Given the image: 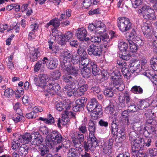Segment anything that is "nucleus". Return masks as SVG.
Instances as JSON below:
<instances>
[{
    "label": "nucleus",
    "mask_w": 157,
    "mask_h": 157,
    "mask_svg": "<svg viewBox=\"0 0 157 157\" xmlns=\"http://www.w3.org/2000/svg\"><path fill=\"white\" fill-rule=\"evenodd\" d=\"M130 70L133 72L138 73L140 71V63L138 59L134 60L129 64Z\"/></svg>",
    "instance_id": "9d476101"
},
{
    "label": "nucleus",
    "mask_w": 157,
    "mask_h": 157,
    "mask_svg": "<svg viewBox=\"0 0 157 157\" xmlns=\"http://www.w3.org/2000/svg\"><path fill=\"white\" fill-rule=\"evenodd\" d=\"M42 61H39L36 63L34 67V70L35 72H37L41 68L43 67L44 64H43Z\"/></svg>",
    "instance_id": "864d4df0"
},
{
    "label": "nucleus",
    "mask_w": 157,
    "mask_h": 157,
    "mask_svg": "<svg viewBox=\"0 0 157 157\" xmlns=\"http://www.w3.org/2000/svg\"><path fill=\"white\" fill-rule=\"evenodd\" d=\"M28 147L26 145H23L20 147L18 153L20 155L25 156L28 152Z\"/></svg>",
    "instance_id": "7c9ffc66"
},
{
    "label": "nucleus",
    "mask_w": 157,
    "mask_h": 157,
    "mask_svg": "<svg viewBox=\"0 0 157 157\" xmlns=\"http://www.w3.org/2000/svg\"><path fill=\"white\" fill-rule=\"evenodd\" d=\"M90 66L91 68L92 72L94 75L96 76L99 75L101 72V70L99 68L97 67L96 64L94 63H91L90 64Z\"/></svg>",
    "instance_id": "5701e85b"
},
{
    "label": "nucleus",
    "mask_w": 157,
    "mask_h": 157,
    "mask_svg": "<svg viewBox=\"0 0 157 157\" xmlns=\"http://www.w3.org/2000/svg\"><path fill=\"white\" fill-rule=\"evenodd\" d=\"M87 32L86 30L84 28H78L76 33V35L78 39L80 40H83L87 39V40H90L89 38H86Z\"/></svg>",
    "instance_id": "f8f14e48"
},
{
    "label": "nucleus",
    "mask_w": 157,
    "mask_h": 157,
    "mask_svg": "<svg viewBox=\"0 0 157 157\" xmlns=\"http://www.w3.org/2000/svg\"><path fill=\"white\" fill-rule=\"evenodd\" d=\"M88 86L86 84V82L83 80L81 79L79 81L78 88H79L77 91V94L81 96L83 94L84 92L88 89Z\"/></svg>",
    "instance_id": "0eeeda50"
},
{
    "label": "nucleus",
    "mask_w": 157,
    "mask_h": 157,
    "mask_svg": "<svg viewBox=\"0 0 157 157\" xmlns=\"http://www.w3.org/2000/svg\"><path fill=\"white\" fill-rule=\"evenodd\" d=\"M111 78L113 81L120 80L121 79V74L120 70L117 69V70L113 71L112 73Z\"/></svg>",
    "instance_id": "393cba45"
},
{
    "label": "nucleus",
    "mask_w": 157,
    "mask_h": 157,
    "mask_svg": "<svg viewBox=\"0 0 157 157\" xmlns=\"http://www.w3.org/2000/svg\"><path fill=\"white\" fill-rule=\"evenodd\" d=\"M97 124V122L95 121L90 120L89 122L88 130L90 132V133L91 134H93L95 132V125Z\"/></svg>",
    "instance_id": "cd10ccee"
},
{
    "label": "nucleus",
    "mask_w": 157,
    "mask_h": 157,
    "mask_svg": "<svg viewBox=\"0 0 157 157\" xmlns=\"http://www.w3.org/2000/svg\"><path fill=\"white\" fill-rule=\"evenodd\" d=\"M13 94V92L12 89H7L4 92V95L6 97H10Z\"/></svg>",
    "instance_id": "052dcab7"
},
{
    "label": "nucleus",
    "mask_w": 157,
    "mask_h": 157,
    "mask_svg": "<svg viewBox=\"0 0 157 157\" xmlns=\"http://www.w3.org/2000/svg\"><path fill=\"white\" fill-rule=\"evenodd\" d=\"M113 105H109L105 108V111L108 114H112L113 112L114 108Z\"/></svg>",
    "instance_id": "69168bd1"
},
{
    "label": "nucleus",
    "mask_w": 157,
    "mask_h": 157,
    "mask_svg": "<svg viewBox=\"0 0 157 157\" xmlns=\"http://www.w3.org/2000/svg\"><path fill=\"white\" fill-rule=\"evenodd\" d=\"M131 91L134 94H141L143 93V90L140 86H133L131 89Z\"/></svg>",
    "instance_id": "473e14b6"
},
{
    "label": "nucleus",
    "mask_w": 157,
    "mask_h": 157,
    "mask_svg": "<svg viewBox=\"0 0 157 157\" xmlns=\"http://www.w3.org/2000/svg\"><path fill=\"white\" fill-rule=\"evenodd\" d=\"M40 156H44L49 152V148L46 146L41 144L39 147Z\"/></svg>",
    "instance_id": "e433bc0d"
},
{
    "label": "nucleus",
    "mask_w": 157,
    "mask_h": 157,
    "mask_svg": "<svg viewBox=\"0 0 157 157\" xmlns=\"http://www.w3.org/2000/svg\"><path fill=\"white\" fill-rule=\"evenodd\" d=\"M52 76L54 79L57 80L61 76V73L59 71L55 70L52 72Z\"/></svg>",
    "instance_id": "4d7b16f0"
},
{
    "label": "nucleus",
    "mask_w": 157,
    "mask_h": 157,
    "mask_svg": "<svg viewBox=\"0 0 157 157\" xmlns=\"http://www.w3.org/2000/svg\"><path fill=\"white\" fill-rule=\"evenodd\" d=\"M87 100V98L85 97H81L77 99L76 101V104L78 105L85 106V105Z\"/></svg>",
    "instance_id": "c03bdc74"
},
{
    "label": "nucleus",
    "mask_w": 157,
    "mask_h": 157,
    "mask_svg": "<svg viewBox=\"0 0 157 157\" xmlns=\"http://www.w3.org/2000/svg\"><path fill=\"white\" fill-rule=\"evenodd\" d=\"M123 100L124 101L126 100V103L127 105H130L131 104H133L134 103V101L130 97V94L128 93V91H126L123 94Z\"/></svg>",
    "instance_id": "aec40b11"
},
{
    "label": "nucleus",
    "mask_w": 157,
    "mask_h": 157,
    "mask_svg": "<svg viewBox=\"0 0 157 157\" xmlns=\"http://www.w3.org/2000/svg\"><path fill=\"white\" fill-rule=\"evenodd\" d=\"M79 154L77 149L71 148L69 149L67 152V157H78Z\"/></svg>",
    "instance_id": "c756f323"
},
{
    "label": "nucleus",
    "mask_w": 157,
    "mask_h": 157,
    "mask_svg": "<svg viewBox=\"0 0 157 157\" xmlns=\"http://www.w3.org/2000/svg\"><path fill=\"white\" fill-rule=\"evenodd\" d=\"M43 63H46L47 67L48 69L52 70L56 68L58 64V60L55 57H52L48 59L46 57L44 58L42 60Z\"/></svg>",
    "instance_id": "20e7f679"
},
{
    "label": "nucleus",
    "mask_w": 157,
    "mask_h": 157,
    "mask_svg": "<svg viewBox=\"0 0 157 157\" xmlns=\"http://www.w3.org/2000/svg\"><path fill=\"white\" fill-rule=\"evenodd\" d=\"M121 80H114L113 82V86L115 88L120 91H122L124 88V86Z\"/></svg>",
    "instance_id": "a878e982"
},
{
    "label": "nucleus",
    "mask_w": 157,
    "mask_h": 157,
    "mask_svg": "<svg viewBox=\"0 0 157 157\" xmlns=\"http://www.w3.org/2000/svg\"><path fill=\"white\" fill-rule=\"evenodd\" d=\"M69 116L75 118V113L71 111L69 112L67 111H65L64 113L62 114V121L65 122V123H63V124H66L69 121Z\"/></svg>",
    "instance_id": "2eb2a0df"
},
{
    "label": "nucleus",
    "mask_w": 157,
    "mask_h": 157,
    "mask_svg": "<svg viewBox=\"0 0 157 157\" xmlns=\"http://www.w3.org/2000/svg\"><path fill=\"white\" fill-rule=\"evenodd\" d=\"M50 136V139L46 140L47 144L49 147H52L53 144L57 145L60 144L64 140L62 135L57 131L52 132Z\"/></svg>",
    "instance_id": "f257e3e1"
},
{
    "label": "nucleus",
    "mask_w": 157,
    "mask_h": 157,
    "mask_svg": "<svg viewBox=\"0 0 157 157\" xmlns=\"http://www.w3.org/2000/svg\"><path fill=\"white\" fill-rule=\"evenodd\" d=\"M128 31L129 32L126 34L127 37L128 38L127 40H132L136 39L137 36V34L135 29L132 28L131 26V29Z\"/></svg>",
    "instance_id": "dca6fc26"
},
{
    "label": "nucleus",
    "mask_w": 157,
    "mask_h": 157,
    "mask_svg": "<svg viewBox=\"0 0 157 157\" xmlns=\"http://www.w3.org/2000/svg\"><path fill=\"white\" fill-rule=\"evenodd\" d=\"M138 13L142 14L143 17L146 19L153 20L155 17L154 10L146 5L141 10H139Z\"/></svg>",
    "instance_id": "7ed1b4c3"
},
{
    "label": "nucleus",
    "mask_w": 157,
    "mask_h": 157,
    "mask_svg": "<svg viewBox=\"0 0 157 157\" xmlns=\"http://www.w3.org/2000/svg\"><path fill=\"white\" fill-rule=\"evenodd\" d=\"M133 41L134 42L136 45L139 48L141 47L144 44V42L143 40L139 37H137L136 39H135Z\"/></svg>",
    "instance_id": "bf43d9fd"
},
{
    "label": "nucleus",
    "mask_w": 157,
    "mask_h": 157,
    "mask_svg": "<svg viewBox=\"0 0 157 157\" xmlns=\"http://www.w3.org/2000/svg\"><path fill=\"white\" fill-rule=\"evenodd\" d=\"M79 84V82H78L74 79L70 83V86L71 90V89L74 90L78 88Z\"/></svg>",
    "instance_id": "5fc2aeb1"
},
{
    "label": "nucleus",
    "mask_w": 157,
    "mask_h": 157,
    "mask_svg": "<svg viewBox=\"0 0 157 157\" xmlns=\"http://www.w3.org/2000/svg\"><path fill=\"white\" fill-rule=\"evenodd\" d=\"M89 60V59L87 58V57H82V58H80L81 63L82 65H87L88 66H89V65H90V64H88Z\"/></svg>",
    "instance_id": "e2e57ef3"
},
{
    "label": "nucleus",
    "mask_w": 157,
    "mask_h": 157,
    "mask_svg": "<svg viewBox=\"0 0 157 157\" xmlns=\"http://www.w3.org/2000/svg\"><path fill=\"white\" fill-rule=\"evenodd\" d=\"M151 67L155 70L157 71V57H153L150 60Z\"/></svg>",
    "instance_id": "49530a36"
},
{
    "label": "nucleus",
    "mask_w": 157,
    "mask_h": 157,
    "mask_svg": "<svg viewBox=\"0 0 157 157\" xmlns=\"http://www.w3.org/2000/svg\"><path fill=\"white\" fill-rule=\"evenodd\" d=\"M88 143L91 145L93 147H95L97 146H98V141L97 140L96 138L94 136H92L88 140Z\"/></svg>",
    "instance_id": "c9c22d12"
},
{
    "label": "nucleus",
    "mask_w": 157,
    "mask_h": 157,
    "mask_svg": "<svg viewBox=\"0 0 157 157\" xmlns=\"http://www.w3.org/2000/svg\"><path fill=\"white\" fill-rule=\"evenodd\" d=\"M77 53L80 56V58L84 57H86L88 56V55L86 51L82 47H79L77 50Z\"/></svg>",
    "instance_id": "a19ab883"
},
{
    "label": "nucleus",
    "mask_w": 157,
    "mask_h": 157,
    "mask_svg": "<svg viewBox=\"0 0 157 157\" xmlns=\"http://www.w3.org/2000/svg\"><path fill=\"white\" fill-rule=\"evenodd\" d=\"M39 52L37 49H34L33 53L30 56V60L33 62L37 60Z\"/></svg>",
    "instance_id": "79ce46f5"
},
{
    "label": "nucleus",
    "mask_w": 157,
    "mask_h": 157,
    "mask_svg": "<svg viewBox=\"0 0 157 157\" xmlns=\"http://www.w3.org/2000/svg\"><path fill=\"white\" fill-rule=\"evenodd\" d=\"M81 73L85 78H87L89 77L91 73V67H84L81 70Z\"/></svg>",
    "instance_id": "4be33fe9"
},
{
    "label": "nucleus",
    "mask_w": 157,
    "mask_h": 157,
    "mask_svg": "<svg viewBox=\"0 0 157 157\" xmlns=\"http://www.w3.org/2000/svg\"><path fill=\"white\" fill-rule=\"evenodd\" d=\"M73 35V33L70 31L67 32L64 35H63L61 39L62 43H64L72 38Z\"/></svg>",
    "instance_id": "c85d7f7f"
},
{
    "label": "nucleus",
    "mask_w": 157,
    "mask_h": 157,
    "mask_svg": "<svg viewBox=\"0 0 157 157\" xmlns=\"http://www.w3.org/2000/svg\"><path fill=\"white\" fill-rule=\"evenodd\" d=\"M133 104H131L130 105H127L128 108V110L130 112L133 113L136 112L138 110L139 108H138L137 107L136 105L135 104V103H132Z\"/></svg>",
    "instance_id": "603ef678"
},
{
    "label": "nucleus",
    "mask_w": 157,
    "mask_h": 157,
    "mask_svg": "<svg viewBox=\"0 0 157 157\" xmlns=\"http://www.w3.org/2000/svg\"><path fill=\"white\" fill-rule=\"evenodd\" d=\"M112 148L109 146H104L103 148L102 152L105 155L109 156L112 153Z\"/></svg>",
    "instance_id": "37998d69"
},
{
    "label": "nucleus",
    "mask_w": 157,
    "mask_h": 157,
    "mask_svg": "<svg viewBox=\"0 0 157 157\" xmlns=\"http://www.w3.org/2000/svg\"><path fill=\"white\" fill-rule=\"evenodd\" d=\"M117 25L120 30L122 32H125L131 29L132 24L129 19L124 17H119Z\"/></svg>",
    "instance_id": "f03ea898"
},
{
    "label": "nucleus",
    "mask_w": 157,
    "mask_h": 157,
    "mask_svg": "<svg viewBox=\"0 0 157 157\" xmlns=\"http://www.w3.org/2000/svg\"><path fill=\"white\" fill-rule=\"evenodd\" d=\"M144 138L140 137L137 138L136 140L132 143V148L142 150L144 149Z\"/></svg>",
    "instance_id": "423d86ee"
},
{
    "label": "nucleus",
    "mask_w": 157,
    "mask_h": 157,
    "mask_svg": "<svg viewBox=\"0 0 157 157\" xmlns=\"http://www.w3.org/2000/svg\"><path fill=\"white\" fill-rule=\"evenodd\" d=\"M154 71L152 70H146L145 72L144 73V75L149 79H151L155 74Z\"/></svg>",
    "instance_id": "0e129e2a"
},
{
    "label": "nucleus",
    "mask_w": 157,
    "mask_h": 157,
    "mask_svg": "<svg viewBox=\"0 0 157 157\" xmlns=\"http://www.w3.org/2000/svg\"><path fill=\"white\" fill-rule=\"evenodd\" d=\"M71 63L70 61L63 60L60 63V68L64 71H67V73L69 68H70Z\"/></svg>",
    "instance_id": "a211bd4d"
},
{
    "label": "nucleus",
    "mask_w": 157,
    "mask_h": 157,
    "mask_svg": "<svg viewBox=\"0 0 157 157\" xmlns=\"http://www.w3.org/2000/svg\"><path fill=\"white\" fill-rule=\"evenodd\" d=\"M101 37V40L103 41V45L105 48H106L110 45V40L109 38V36L107 34H105L100 36Z\"/></svg>",
    "instance_id": "b1692460"
},
{
    "label": "nucleus",
    "mask_w": 157,
    "mask_h": 157,
    "mask_svg": "<svg viewBox=\"0 0 157 157\" xmlns=\"http://www.w3.org/2000/svg\"><path fill=\"white\" fill-rule=\"evenodd\" d=\"M118 99L120 102L119 104L118 109L119 110H122L124 109L125 107V105L123 100V98L122 96H119Z\"/></svg>",
    "instance_id": "09e8293b"
},
{
    "label": "nucleus",
    "mask_w": 157,
    "mask_h": 157,
    "mask_svg": "<svg viewBox=\"0 0 157 157\" xmlns=\"http://www.w3.org/2000/svg\"><path fill=\"white\" fill-rule=\"evenodd\" d=\"M119 125V122L118 120H116L115 119H113L111 124V129H115L118 130L117 128L118 126Z\"/></svg>",
    "instance_id": "338daca9"
},
{
    "label": "nucleus",
    "mask_w": 157,
    "mask_h": 157,
    "mask_svg": "<svg viewBox=\"0 0 157 157\" xmlns=\"http://www.w3.org/2000/svg\"><path fill=\"white\" fill-rule=\"evenodd\" d=\"M93 112H95V113H96L99 116H102L103 111L101 108V106L99 103L97 104L95 109L93 110Z\"/></svg>",
    "instance_id": "8fccbe9b"
},
{
    "label": "nucleus",
    "mask_w": 157,
    "mask_h": 157,
    "mask_svg": "<svg viewBox=\"0 0 157 157\" xmlns=\"http://www.w3.org/2000/svg\"><path fill=\"white\" fill-rule=\"evenodd\" d=\"M59 25L60 22L58 20V18H55L47 23L46 25V27L48 28L50 25H52L54 27H58L59 26Z\"/></svg>",
    "instance_id": "72a5a7b5"
},
{
    "label": "nucleus",
    "mask_w": 157,
    "mask_h": 157,
    "mask_svg": "<svg viewBox=\"0 0 157 157\" xmlns=\"http://www.w3.org/2000/svg\"><path fill=\"white\" fill-rule=\"evenodd\" d=\"M33 134L35 136V138L31 142V144L32 145L39 146L40 147V145H41L40 144L43 141L44 139L38 132H34Z\"/></svg>",
    "instance_id": "9b49d317"
},
{
    "label": "nucleus",
    "mask_w": 157,
    "mask_h": 157,
    "mask_svg": "<svg viewBox=\"0 0 157 157\" xmlns=\"http://www.w3.org/2000/svg\"><path fill=\"white\" fill-rule=\"evenodd\" d=\"M151 27L147 23L144 24V25L142 27L141 29L144 36L150 40L151 39Z\"/></svg>",
    "instance_id": "1a4fd4ad"
},
{
    "label": "nucleus",
    "mask_w": 157,
    "mask_h": 157,
    "mask_svg": "<svg viewBox=\"0 0 157 157\" xmlns=\"http://www.w3.org/2000/svg\"><path fill=\"white\" fill-rule=\"evenodd\" d=\"M48 87L50 90L51 89L55 92H57L59 91L61 88L60 85L57 83H55L53 84L52 83H49Z\"/></svg>",
    "instance_id": "f704fd0d"
},
{
    "label": "nucleus",
    "mask_w": 157,
    "mask_h": 157,
    "mask_svg": "<svg viewBox=\"0 0 157 157\" xmlns=\"http://www.w3.org/2000/svg\"><path fill=\"white\" fill-rule=\"evenodd\" d=\"M83 147L85 150L87 151H88L89 149L90 150H93V147L88 143V142L87 143L86 141L83 142Z\"/></svg>",
    "instance_id": "774afa93"
},
{
    "label": "nucleus",
    "mask_w": 157,
    "mask_h": 157,
    "mask_svg": "<svg viewBox=\"0 0 157 157\" xmlns=\"http://www.w3.org/2000/svg\"><path fill=\"white\" fill-rule=\"evenodd\" d=\"M65 108V105L64 101L59 102L56 104V110L59 111H63Z\"/></svg>",
    "instance_id": "3c124183"
},
{
    "label": "nucleus",
    "mask_w": 157,
    "mask_h": 157,
    "mask_svg": "<svg viewBox=\"0 0 157 157\" xmlns=\"http://www.w3.org/2000/svg\"><path fill=\"white\" fill-rule=\"evenodd\" d=\"M63 60L68 61H71L73 56L71 51L68 50H64L63 52Z\"/></svg>",
    "instance_id": "6ab92c4d"
},
{
    "label": "nucleus",
    "mask_w": 157,
    "mask_h": 157,
    "mask_svg": "<svg viewBox=\"0 0 157 157\" xmlns=\"http://www.w3.org/2000/svg\"><path fill=\"white\" fill-rule=\"evenodd\" d=\"M113 88H106L104 90V94L107 97H112L114 95V90Z\"/></svg>",
    "instance_id": "ea45409f"
},
{
    "label": "nucleus",
    "mask_w": 157,
    "mask_h": 157,
    "mask_svg": "<svg viewBox=\"0 0 157 157\" xmlns=\"http://www.w3.org/2000/svg\"><path fill=\"white\" fill-rule=\"evenodd\" d=\"M74 79V76H72L70 73L66 74L62 77L63 81L66 82H69L70 83Z\"/></svg>",
    "instance_id": "58836bf2"
},
{
    "label": "nucleus",
    "mask_w": 157,
    "mask_h": 157,
    "mask_svg": "<svg viewBox=\"0 0 157 157\" xmlns=\"http://www.w3.org/2000/svg\"><path fill=\"white\" fill-rule=\"evenodd\" d=\"M148 154L151 157H155L157 155V149L153 148L149 149Z\"/></svg>",
    "instance_id": "13d9d810"
},
{
    "label": "nucleus",
    "mask_w": 157,
    "mask_h": 157,
    "mask_svg": "<svg viewBox=\"0 0 157 157\" xmlns=\"http://www.w3.org/2000/svg\"><path fill=\"white\" fill-rule=\"evenodd\" d=\"M121 71L124 76L127 78H128L131 75V73L129 69L127 68H125L124 69L121 70Z\"/></svg>",
    "instance_id": "680f3d73"
},
{
    "label": "nucleus",
    "mask_w": 157,
    "mask_h": 157,
    "mask_svg": "<svg viewBox=\"0 0 157 157\" xmlns=\"http://www.w3.org/2000/svg\"><path fill=\"white\" fill-rule=\"evenodd\" d=\"M147 132L149 134L154 132L155 134L157 135V125L154 124L150 126H148L147 127V131H146L145 132V134H147Z\"/></svg>",
    "instance_id": "2f4dec72"
},
{
    "label": "nucleus",
    "mask_w": 157,
    "mask_h": 157,
    "mask_svg": "<svg viewBox=\"0 0 157 157\" xmlns=\"http://www.w3.org/2000/svg\"><path fill=\"white\" fill-rule=\"evenodd\" d=\"M128 41L129 44L130 51L132 52H136L139 48L136 45L133 40H128Z\"/></svg>",
    "instance_id": "4c0bfd02"
},
{
    "label": "nucleus",
    "mask_w": 157,
    "mask_h": 157,
    "mask_svg": "<svg viewBox=\"0 0 157 157\" xmlns=\"http://www.w3.org/2000/svg\"><path fill=\"white\" fill-rule=\"evenodd\" d=\"M132 6L137 9L136 11L138 12L139 10H141L145 6L142 0H132Z\"/></svg>",
    "instance_id": "4468645a"
},
{
    "label": "nucleus",
    "mask_w": 157,
    "mask_h": 157,
    "mask_svg": "<svg viewBox=\"0 0 157 157\" xmlns=\"http://www.w3.org/2000/svg\"><path fill=\"white\" fill-rule=\"evenodd\" d=\"M140 137L135 132H131L129 134V140L132 142V143L136 140L137 138H140Z\"/></svg>",
    "instance_id": "de8ad7c7"
},
{
    "label": "nucleus",
    "mask_w": 157,
    "mask_h": 157,
    "mask_svg": "<svg viewBox=\"0 0 157 157\" xmlns=\"http://www.w3.org/2000/svg\"><path fill=\"white\" fill-rule=\"evenodd\" d=\"M101 37L98 36H92L90 38V41L93 43L99 44L101 42Z\"/></svg>",
    "instance_id": "6e6d98bb"
},
{
    "label": "nucleus",
    "mask_w": 157,
    "mask_h": 157,
    "mask_svg": "<svg viewBox=\"0 0 157 157\" xmlns=\"http://www.w3.org/2000/svg\"><path fill=\"white\" fill-rule=\"evenodd\" d=\"M118 47L120 50L121 52H124L126 51L128 48V46L127 43L122 42L119 44Z\"/></svg>",
    "instance_id": "a18cd8bd"
},
{
    "label": "nucleus",
    "mask_w": 157,
    "mask_h": 157,
    "mask_svg": "<svg viewBox=\"0 0 157 157\" xmlns=\"http://www.w3.org/2000/svg\"><path fill=\"white\" fill-rule=\"evenodd\" d=\"M95 33L99 34H101L106 31L105 25L101 21H98L95 22Z\"/></svg>",
    "instance_id": "6e6552de"
},
{
    "label": "nucleus",
    "mask_w": 157,
    "mask_h": 157,
    "mask_svg": "<svg viewBox=\"0 0 157 157\" xmlns=\"http://www.w3.org/2000/svg\"><path fill=\"white\" fill-rule=\"evenodd\" d=\"M79 64L77 63V64H74L71 63L70 66V68H69V71L67 72L68 74H73L75 75L78 73V66Z\"/></svg>",
    "instance_id": "bb28decb"
},
{
    "label": "nucleus",
    "mask_w": 157,
    "mask_h": 157,
    "mask_svg": "<svg viewBox=\"0 0 157 157\" xmlns=\"http://www.w3.org/2000/svg\"><path fill=\"white\" fill-rule=\"evenodd\" d=\"M31 139V135L29 133H27L21 136L20 138H19L18 139L20 140V141H21V142H23V143L26 144L29 142Z\"/></svg>",
    "instance_id": "412c9836"
},
{
    "label": "nucleus",
    "mask_w": 157,
    "mask_h": 157,
    "mask_svg": "<svg viewBox=\"0 0 157 157\" xmlns=\"http://www.w3.org/2000/svg\"><path fill=\"white\" fill-rule=\"evenodd\" d=\"M40 83L37 82L36 85L41 87H44V89L48 88V85L46 86V80L48 78V76L45 74H40L39 76Z\"/></svg>",
    "instance_id": "ddd939ff"
},
{
    "label": "nucleus",
    "mask_w": 157,
    "mask_h": 157,
    "mask_svg": "<svg viewBox=\"0 0 157 157\" xmlns=\"http://www.w3.org/2000/svg\"><path fill=\"white\" fill-rule=\"evenodd\" d=\"M87 52L90 55L99 56L102 53V49L99 46L91 44L88 48Z\"/></svg>",
    "instance_id": "39448f33"
},
{
    "label": "nucleus",
    "mask_w": 157,
    "mask_h": 157,
    "mask_svg": "<svg viewBox=\"0 0 157 157\" xmlns=\"http://www.w3.org/2000/svg\"><path fill=\"white\" fill-rule=\"evenodd\" d=\"M98 102L95 98H93L91 99L90 101H89L86 106L87 110L89 111L92 112L95 109V108L98 104Z\"/></svg>",
    "instance_id": "f3484780"
}]
</instances>
